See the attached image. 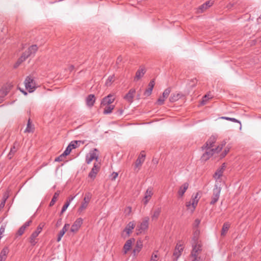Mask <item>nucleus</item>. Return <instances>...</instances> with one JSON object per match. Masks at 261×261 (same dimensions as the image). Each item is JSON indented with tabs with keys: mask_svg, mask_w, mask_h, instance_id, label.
Instances as JSON below:
<instances>
[{
	"mask_svg": "<svg viewBox=\"0 0 261 261\" xmlns=\"http://www.w3.org/2000/svg\"><path fill=\"white\" fill-rule=\"evenodd\" d=\"M200 230L196 229L193 233L191 244L192 250L191 254L200 255L202 250V244L199 239Z\"/></svg>",
	"mask_w": 261,
	"mask_h": 261,
	"instance_id": "nucleus-1",
	"label": "nucleus"
},
{
	"mask_svg": "<svg viewBox=\"0 0 261 261\" xmlns=\"http://www.w3.org/2000/svg\"><path fill=\"white\" fill-rule=\"evenodd\" d=\"M205 149V152L201 156V159L203 161H206L209 159L215 153H218L222 149V146H218L216 148H212V149H208V148H204Z\"/></svg>",
	"mask_w": 261,
	"mask_h": 261,
	"instance_id": "nucleus-2",
	"label": "nucleus"
},
{
	"mask_svg": "<svg viewBox=\"0 0 261 261\" xmlns=\"http://www.w3.org/2000/svg\"><path fill=\"white\" fill-rule=\"evenodd\" d=\"M24 84L26 89H27L29 92H32L36 88L34 78L32 75H29L26 77Z\"/></svg>",
	"mask_w": 261,
	"mask_h": 261,
	"instance_id": "nucleus-3",
	"label": "nucleus"
},
{
	"mask_svg": "<svg viewBox=\"0 0 261 261\" xmlns=\"http://www.w3.org/2000/svg\"><path fill=\"white\" fill-rule=\"evenodd\" d=\"M221 184L217 183L215 184V188L213 191V196L211 201V204H215L219 199L220 192L221 190Z\"/></svg>",
	"mask_w": 261,
	"mask_h": 261,
	"instance_id": "nucleus-4",
	"label": "nucleus"
},
{
	"mask_svg": "<svg viewBox=\"0 0 261 261\" xmlns=\"http://www.w3.org/2000/svg\"><path fill=\"white\" fill-rule=\"evenodd\" d=\"M43 226V224H40L37 227L36 230L35 231H34L31 235L29 239V242L32 246H35L37 243V237L41 232Z\"/></svg>",
	"mask_w": 261,
	"mask_h": 261,
	"instance_id": "nucleus-5",
	"label": "nucleus"
},
{
	"mask_svg": "<svg viewBox=\"0 0 261 261\" xmlns=\"http://www.w3.org/2000/svg\"><path fill=\"white\" fill-rule=\"evenodd\" d=\"M99 155L98 150L95 148L93 150H91L89 151L88 153L87 154L86 156V162L87 164H89L91 163L92 161L95 160L96 161H98Z\"/></svg>",
	"mask_w": 261,
	"mask_h": 261,
	"instance_id": "nucleus-6",
	"label": "nucleus"
},
{
	"mask_svg": "<svg viewBox=\"0 0 261 261\" xmlns=\"http://www.w3.org/2000/svg\"><path fill=\"white\" fill-rule=\"evenodd\" d=\"M225 168L226 165L225 163H224L221 166V167L220 168H219L215 172V174L214 175V178L216 180V184L219 183L221 184V185L222 184L221 177L223 175V172L225 170Z\"/></svg>",
	"mask_w": 261,
	"mask_h": 261,
	"instance_id": "nucleus-7",
	"label": "nucleus"
},
{
	"mask_svg": "<svg viewBox=\"0 0 261 261\" xmlns=\"http://www.w3.org/2000/svg\"><path fill=\"white\" fill-rule=\"evenodd\" d=\"M91 198V195L90 193L85 194L83 201H82L80 207L79 208L78 212L82 213L88 207L89 203Z\"/></svg>",
	"mask_w": 261,
	"mask_h": 261,
	"instance_id": "nucleus-8",
	"label": "nucleus"
},
{
	"mask_svg": "<svg viewBox=\"0 0 261 261\" xmlns=\"http://www.w3.org/2000/svg\"><path fill=\"white\" fill-rule=\"evenodd\" d=\"M199 199L198 193H196L194 198H192V200L187 203V207L191 212H193L196 206L197 205Z\"/></svg>",
	"mask_w": 261,
	"mask_h": 261,
	"instance_id": "nucleus-9",
	"label": "nucleus"
},
{
	"mask_svg": "<svg viewBox=\"0 0 261 261\" xmlns=\"http://www.w3.org/2000/svg\"><path fill=\"white\" fill-rule=\"evenodd\" d=\"M145 154L144 151H142L139 154L137 160L135 164V170L138 171L143 163L145 161Z\"/></svg>",
	"mask_w": 261,
	"mask_h": 261,
	"instance_id": "nucleus-10",
	"label": "nucleus"
},
{
	"mask_svg": "<svg viewBox=\"0 0 261 261\" xmlns=\"http://www.w3.org/2000/svg\"><path fill=\"white\" fill-rule=\"evenodd\" d=\"M38 49V47L36 45H33L31 46L27 50L24 52L21 55V57L24 58V60H25L29 57H30L32 54H34Z\"/></svg>",
	"mask_w": 261,
	"mask_h": 261,
	"instance_id": "nucleus-11",
	"label": "nucleus"
},
{
	"mask_svg": "<svg viewBox=\"0 0 261 261\" xmlns=\"http://www.w3.org/2000/svg\"><path fill=\"white\" fill-rule=\"evenodd\" d=\"M148 221L149 218H144L140 224L138 225L137 229L138 231H139L140 233H141L147 229L148 227Z\"/></svg>",
	"mask_w": 261,
	"mask_h": 261,
	"instance_id": "nucleus-12",
	"label": "nucleus"
},
{
	"mask_svg": "<svg viewBox=\"0 0 261 261\" xmlns=\"http://www.w3.org/2000/svg\"><path fill=\"white\" fill-rule=\"evenodd\" d=\"M171 92V89L170 88H168L166 89L162 94V96H160L157 101V102L159 105H162L164 103L165 99L167 98L169 96L170 93Z\"/></svg>",
	"mask_w": 261,
	"mask_h": 261,
	"instance_id": "nucleus-13",
	"label": "nucleus"
},
{
	"mask_svg": "<svg viewBox=\"0 0 261 261\" xmlns=\"http://www.w3.org/2000/svg\"><path fill=\"white\" fill-rule=\"evenodd\" d=\"M82 223L83 219L82 218H78L72 225L70 229V231L73 233L76 232L80 228Z\"/></svg>",
	"mask_w": 261,
	"mask_h": 261,
	"instance_id": "nucleus-14",
	"label": "nucleus"
},
{
	"mask_svg": "<svg viewBox=\"0 0 261 261\" xmlns=\"http://www.w3.org/2000/svg\"><path fill=\"white\" fill-rule=\"evenodd\" d=\"M114 100L115 98L114 96L111 94H109V95L103 98L101 102V106L102 107H103L106 105H110L114 101Z\"/></svg>",
	"mask_w": 261,
	"mask_h": 261,
	"instance_id": "nucleus-15",
	"label": "nucleus"
},
{
	"mask_svg": "<svg viewBox=\"0 0 261 261\" xmlns=\"http://www.w3.org/2000/svg\"><path fill=\"white\" fill-rule=\"evenodd\" d=\"M100 167V166L99 163H95L93 167L89 174V176L91 178H95L99 170Z\"/></svg>",
	"mask_w": 261,
	"mask_h": 261,
	"instance_id": "nucleus-16",
	"label": "nucleus"
},
{
	"mask_svg": "<svg viewBox=\"0 0 261 261\" xmlns=\"http://www.w3.org/2000/svg\"><path fill=\"white\" fill-rule=\"evenodd\" d=\"M32 223V220H30L27 221L22 226H21L18 231H17L16 235L17 236H21L24 233L26 228L29 226Z\"/></svg>",
	"mask_w": 261,
	"mask_h": 261,
	"instance_id": "nucleus-17",
	"label": "nucleus"
},
{
	"mask_svg": "<svg viewBox=\"0 0 261 261\" xmlns=\"http://www.w3.org/2000/svg\"><path fill=\"white\" fill-rule=\"evenodd\" d=\"M80 143H81V141H72L68 145L67 147H66V156L70 153L72 149H75L76 147H77L79 146Z\"/></svg>",
	"mask_w": 261,
	"mask_h": 261,
	"instance_id": "nucleus-18",
	"label": "nucleus"
},
{
	"mask_svg": "<svg viewBox=\"0 0 261 261\" xmlns=\"http://www.w3.org/2000/svg\"><path fill=\"white\" fill-rule=\"evenodd\" d=\"M213 4V2L209 1L200 6L197 10L198 13H202L206 9L212 6Z\"/></svg>",
	"mask_w": 261,
	"mask_h": 261,
	"instance_id": "nucleus-19",
	"label": "nucleus"
},
{
	"mask_svg": "<svg viewBox=\"0 0 261 261\" xmlns=\"http://www.w3.org/2000/svg\"><path fill=\"white\" fill-rule=\"evenodd\" d=\"M153 195V192L151 188H148L145 193L144 197L142 200V201L144 204H146L149 200L150 199L152 195Z\"/></svg>",
	"mask_w": 261,
	"mask_h": 261,
	"instance_id": "nucleus-20",
	"label": "nucleus"
},
{
	"mask_svg": "<svg viewBox=\"0 0 261 261\" xmlns=\"http://www.w3.org/2000/svg\"><path fill=\"white\" fill-rule=\"evenodd\" d=\"M134 242L135 239H132L128 240L125 242L123 248V251L124 254H126L127 252L130 250L132 247V244Z\"/></svg>",
	"mask_w": 261,
	"mask_h": 261,
	"instance_id": "nucleus-21",
	"label": "nucleus"
},
{
	"mask_svg": "<svg viewBox=\"0 0 261 261\" xmlns=\"http://www.w3.org/2000/svg\"><path fill=\"white\" fill-rule=\"evenodd\" d=\"M19 147V143L17 142H15L13 144V146L11 148L10 151L8 154V158L9 159H11L17 150L18 149Z\"/></svg>",
	"mask_w": 261,
	"mask_h": 261,
	"instance_id": "nucleus-22",
	"label": "nucleus"
},
{
	"mask_svg": "<svg viewBox=\"0 0 261 261\" xmlns=\"http://www.w3.org/2000/svg\"><path fill=\"white\" fill-rule=\"evenodd\" d=\"M136 93L134 89H131L129 92L125 95L124 98L129 102H132Z\"/></svg>",
	"mask_w": 261,
	"mask_h": 261,
	"instance_id": "nucleus-23",
	"label": "nucleus"
},
{
	"mask_svg": "<svg viewBox=\"0 0 261 261\" xmlns=\"http://www.w3.org/2000/svg\"><path fill=\"white\" fill-rule=\"evenodd\" d=\"M216 142V138L215 137H211L206 142L205 145L203 147V148H208V149H212L215 148L214 143Z\"/></svg>",
	"mask_w": 261,
	"mask_h": 261,
	"instance_id": "nucleus-24",
	"label": "nucleus"
},
{
	"mask_svg": "<svg viewBox=\"0 0 261 261\" xmlns=\"http://www.w3.org/2000/svg\"><path fill=\"white\" fill-rule=\"evenodd\" d=\"M146 72V69L144 67H141L137 71L136 76L134 78L135 81H138L143 76Z\"/></svg>",
	"mask_w": 261,
	"mask_h": 261,
	"instance_id": "nucleus-25",
	"label": "nucleus"
},
{
	"mask_svg": "<svg viewBox=\"0 0 261 261\" xmlns=\"http://www.w3.org/2000/svg\"><path fill=\"white\" fill-rule=\"evenodd\" d=\"M183 249L184 247L182 245L177 244L173 253V255L175 257L176 259H177L180 256Z\"/></svg>",
	"mask_w": 261,
	"mask_h": 261,
	"instance_id": "nucleus-26",
	"label": "nucleus"
},
{
	"mask_svg": "<svg viewBox=\"0 0 261 261\" xmlns=\"http://www.w3.org/2000/svg\"><path fill=\"white\" fill-rule=\"evenodd\" d=\"M189 187V184L187 182H185L182 184L179 188V190L178 191V195L179 197H181L184 195V193L187 191Z\"/></svg>",
	"mask_w": 261,
	"mask_h": 261,
	"instance_id": "nucleus-27",
	"label": "nucleus"
},
{
	"mask_svg": "<svg viewBox=\"0 0 261 261\" xmlns=\"http://www.w3.org/2000/svg\"><path fill=\"white\" fill-rule=\"evenodd\" d=\"M162 211L161 207H158L154 208L152 212L151 219L152 220H156L159 217Z\"/></svg>",
	"mask_w": 261,
	"mask_h": 261,
	"instance_id": "nucleus-28",
	"label": "nucleus"
},
{
	"mask_svg": "<svg viewBox=\"0 0 261 261\" xmlns=\"http://www.w3.org/2000/svg\"><path fill=\"white\" fill-rule=\"evenodd\" d=\"M155 85V82L154 80H151L148 85V88L144 92V95L148 96H149L152 91L153 88Z\"/></svg>",
	"mask_w": 261,
	"mask_h": 261,
	"instance_id": "nucleus-29",
	"label": "nucleus"
},
{
	"mask_svg": "<svg viewBox=\"0 0 261 261\" xmlns=\"http://www.w3.org/2000/svg\"><path fill=\"white\" fill-rule=\"evenodd\" d=\"M143 246V243L141 240H139L137 241L136 246L134 249L133 252L135 255L138 253L141 249H142Z\"/></svg>",
	"mask_w": 261,
	"mask_h": 261,
	"instance_id": "nucleus-30",
	"label": "nucleus"
},
{
	"mask_svg": "<svg viewBox=\"0 0 261 261\" xmlns=\"http://www.w3.org/2000/svg\"><path fill=\"white\" fill-rule=\"evenodd\" d=\"M95 101V98L93 94L89 95L86 98V103L87 106H88L90 107H91L92 106H93Z\"/></svg>",
	"mask_w": 261,
	"mask_h": 261,
	"instance_id": "nucleus-31",
	"label": "nucleus"
},
{
	"mask_svg": "<svg viewBox=\"0 0 261 261\" xmlns=\"http://www.w3.org/2000/svg\"><path fill=\"white\" fill-rule=\"evenodd\" d=\"M135 226V223L133 222H130L126 226L124 232H126V234L128 236L132 232Z\"/></svg>",
	"mask_w": 261,
	"mask_h": 261,
	"instance_id": "nucleus-32",
	"label": "nucleus"
},
{
	"mask_svg": "<svg viewBox=\"0 0 261 261\" xmlns=\"http://www.w3.org/2000/svg\"><path fill=\"white\" fill-rule=\"evenodd\" d=\"M9 252V250L8 247H5L0 253V259H2V260L5 261Z\"/></svg>",
	"mask_w": 261,
	"mask_h": 261,
	"instance_id": "nucleus-33",
	"label": "nucleus"
},
{
	"mask_svg": "<svg viewBox=\"0 0 261 261\" xmlns=\"http://www.w3.org/2000/svg\"><path fill=\"white\" fill-rule=\"evenodd\" d=\"M35 127L34 125L32 123L31 119H29L28 121L27 126L24 130L25 133H33Z\"/></svg>",
	"mask_w": 261,
	"mask_h": 261,
	"instance_id": "nucleus-34",
	"label": "nucleus"
},
{
	"mask_svg": "<svg viewBox=\"0 0 261 261\" xmlns=\"http://www.w3.org/2000/svg\"><path fill=\"white\" fill-rule=\"evenodd\" d=\"M182 96V95L179 93H173L169 98V100L171 102L176 101L179 99Z\"/></svg>",
	"mask_w": 261,
	"mask_h": 261,
	"instance_id": "nucleus-35",
	"label": "nucleus"
},
{
	"mask_svg": "<svg viewBox=\"0 0 261 261\" xmlns=\"http://www.w3.org/2000/svg\"><path fill=\"white\" fill-rule=\"evenodd\" d=\"M230 224L228 222L225 223L222 227L221 230V236H224L226 234L227 231L228 230L230 227Z\"/></svg>",
	"mask_w": 261,
	"mask_h": 261,
	"instance_id": "nucleus-36",
	"label": "nucleus"
},
{
	"mask_svg": "<svg viewBox=\"0 0 261 261\" xmlns=\"http://www.w3.org/2000/svg\"><path fill=\"white\" fill-rule=\"evenodd\" d=\"M105 106V108L103 111V113L105 114H108L111 113L114 108V106L113 105H106Z\"/></svg>",
	"mask_w": 261,
	"mask_h": 261,
	"instance_id": "nucleus-37",
	"label": "nucleus"
},
{
	"mask_svg": "<svg viewBox=\"0 0 261 261\" xmlns=\"http://www.w3.org/2000/svg\"><path fill=\"white\" fill-rule=\"evenodd\" d=\"M212 98V96H211V95L210 94H206L202 98L201 101V104L202 105H204L206 103L207 101L211 99Z\"/></svg>",
	"mask_w": 261,
	"mask_h": 261,
	"instance_id": "nucleus-38",
	"label": "nucleus"
},
{
	"mask_svg": "<svg viewBox=\"0 0 261 261\" xmlns=\"http://www.w3.org/2000/svg\"><path fill=\"white\" fill-rule=\"evenodd\" d=\"M190 261H202L200 255L192 254H190Z\"/></svg>",
	"mask_w": 261,
	"mask_h": 261,
	"instance_id": "nucleus-39",
	"label": "nucleus"
},
{
	"mask_svg": "<svg viewBox=\"0 0 261 261\" xmlns=\"http://www.w3.org/2000/svg\"><path fill=\"white\" fill-rule=\"evenodd\" d=\"M65 233V224L64 225L62 229L60 231L58 234L57 238V241L59 242L61 240L62 237L64 236Z\"/></svg>",
	"mask_w": 261,
	"mask_h": 261,
	"instance_id": "nucleus-40",
	"label": "nucleus"
},
{
	"mask_svg": "<svg viewBox=\"0 0 261 261\" xmlns=\"http://www.w3.org/2000/svg\"><path fill=\"white\" fill-rule=\"evenodd\" d=\"M59 195V194L57 192L55 193L50 203H49V206H52L54 205L55 203L57 201V199Z\"/></svg>",
	"mask_w": 261,
	"mask_h": 261,
	"instance_id": "nucleus-41",
	"label": "nucleus"
},
{
	"mask_svg": "<svg viewBox=\"0 0 261 261\" xmlns=\"http://www.w3.org/2000/svg\"><path fill=\"white\" fill-rule=\"evenodd\" d=\"M65 158V150L59 156L57 157L55 161V162H60L63 160V159Z\"/></svg>",
	"mask_w": 261,
	"mask_h": 261,
	"instance_id": "nucleus-42",
	"label": "nucleus"
},
{
	"mask_svg": "<svg viewBox=\"0 0 261 261\" xmlns=\"http://www.w3.org/2000/svg\"><path fill=\"white\" fill-rule=\"evenodd\" d=\"M24 61H25L24 60V58H22V57H20L17 60V61L16 62V63L15 64L14 66V68H17V67H18L20 64L21 63L23 62Z\"/></svg>",
	"mask_w": 261,
	"mask_h": 261,
	"instance_id": "nucleus-43",
	"label": "nucleus"
},
{
	"mask_svg": "<svg viewBox=\"0 0 261 261\" xmlns=\"http://www.w3.org/2000/svg\"><path fill=\"white\" fill-rule=\"evenodd\" d=\"M200 223V220H199L198 219H197L195 220L194 222V224H193V226H194V231L196 230V229H198L199 230V229L198 228V226L199 225Z\"/></svg>",
	"mask_w": 261,
	"mask_h": 261,
	"instance_id": "nucleus-44",
	"label": "nucleus"
},
{
	"mask_svg": "<svg viewBox=\"0 0 261 261\" xmlns=\"http://www.w3.org/2000/svg\"><path fill=\"white\" fill-rule=\"evenodd\" d=\"M114 81V76H110V77H109L107 81H106V85L107 86H109L111 84V83L112 82H113Z\"/></svg>",
	"mask_w": 261,
	"mask_h": 261,
	"instance_id": "nucleus-45",
	"label": "nucleus"
},
{
	"mask_svg": "<svg viewBox=\"0 0 261 261\" xmlns=\"http://www.w3.org/2000/svg\"><path fill=\"white\" fill-rule=\"evenodd\" d=\"M158 259H159V256H158L157 253L154 252L152 253L149 261H157L158 260Z\"/></svg>",
	"mask_w": 261,
	"mask_h": 261,
	"instance_id": "nucleus-46",
	"label": "nucleus"
},
{
	"mask_svg": "<svg viewBox=\"0 0 261 261\" xmlns=\"http://www.w3.org/2000/svg\"><path fill=\"white\" fill-rule=\"evenodd\" d=\"M132 212V208L130 206L126 207L124 210V214L126 216H129Z\"/></svg>",
	"mask_w": 261,
	"mask_h": 261,
	"instance_id": "nucleus-47",
	"label": "nucleus"
},
{
	"mask_svg": "<svg viewBox=\"0 0 261 261\" xmlns=\"http://www.w3.org/2000/svg\"><path fill=\"white\" fill-rule=\"evenodd\" d=\"M8 196H4L3 197V199L0 204V209L3 208L5 205L6 201Z\"/></svg>",
	"mask_w": 261,
	"mask_h": 261,
	"instance_id": "nucleus-48",
	"label": "nucleus"
},
{
	"mask_svg": "<svg viewBox=\"0 0 261 261\" xmlns=\"http://www.w3.org/2000/svg\"><path fill=\"white\" fill-rule=\"evenodd\" d=\"M229 147H227L225 148L223 152L221 155V158L224 157L227 154V153L229 152Z\"/></svg>",
	"mask_w": 261,
	"mask_h": 261,
	"instance_id": "nucleus-49",
	"label": "nucleus"
},
{
	"mask_svg": "<svg viewBox=\"0 0 261 261\" xmlns=\"http://www.w3.org/2000/svg\"><path fill=\"white\" fill-rule=\"evenodd\" d=\"M5 226L4 225H2L0 227V240L2 238V234L5 232Z\"/></svg>",
	"mask_w": 261,
	"mask_h": 261,
	"instance_id": "nucleus-50",
	"label": "nucleus"
},
{
	"mask_svg": "<svg viewBox=\"0 0 261 261\" xmlns=\"http://www.w3.org/2000/svg\"><path fill=\"white\" fill-rule=\"evenodd\" d=\"M62 218H61L60 219H59L57 222V223L56 224V227H60L61 224H62Z\"/></svg>",
	"mask_w": 261,
	"mask_h": 261,
	"instance_id": "nucleus-51",
	"label": "nucleus"
},
{
	"mask_svg": "<svg viewBox=\"0 0 261 261\" xmlns=\"http://www.w3.org/2000/svg\"><path fill=\"white\" fill-rule=\"evenodd\" d=\"M118 175V174L117 172H113L111 175L112 180H115L116 178L117 177Z\"/></svg>",
	"mask_w": 261,
	"mask_h": 261,
	"instance_id": "nucleus-52",
	"label": "nucleus"
},
{
	"mask_svg": "<svg viewBox=\"0 0 261 261\" xmlns=\"http://www.w3.org/2000/svg\"><path fill=\"white\" fill-rule=\"evenodd\" d=\"M65 211V203L62 206V210L60 213V216L63 215V213Z\"/></svg>",
	"mask_w": 261,
	"mask_h": 261,
	"instance_id": "nucleus-53",
	"label": "nucleus"
},
{
	"mask_svg": "<svg viewBox=\"0 0 261 261\" xmlns=\"http://www.w3.org/2000/svg\"><path fill=\"white\" fill-rule=\"evenodd\" d=\"M233 6V4L229 3L226 6V8L228 9H231Z\"/></svg>",
	"mask_w": 261,
	"mask_h": 261,
	"instance_id": "nucleus-54",
	"label": "nucleus"
},
{
	"mask_svg": "<svg viewBox=\"0 0 261 261\" xmlns=\"http://www.w3.org/2000/svg\"><path fill=\"white\" fill-rule=\"evenodd\" d=\"M230 121L234 122H238V123H241L239 120H238L237 119L233 118H230Z\"/></svg>",
	"mask_w": 261,
	"mask_h": 261,
	"instance_id": "nucleus-55",
	"label": "nucleus"
},
{
	"mask_svg": "<svg viewBox=\"0 0 261 261\" xmlns=\"http://www.w3.org/2000/svg\"><path fill=\"white\" fill-rule=\"evenodd\" d=\"M221 119H225V120H230V117H221Z\"/></svg>",
	"mask_w": 261,
	"mask_h": 261,
	"instance_id": "nucleus-56",
	"label": "nucleus"
},
{
	"mask_svg": "<svg viewBox=\"0 0 261 261\" xmlns=\"http://www.w3.org/2000/svg\"><path fill=\"white\" fill-rule=\"evenodd\" d=\"M4 96H0V103L4 101Z\"/></svg>",
	"mask_w": 261,
	"mask_h": 261,
	"instance_id": "nucleus-57",
	"label": "nucleus"
},
{
	"mask_svg": "<svg viewBox=\"0 0 261 261\" xmlns=\"http://www.w3.org/2000/svg\"><path fill=\"white\" fill-rule=\"evenodd\" d=\"M3 93L4 94V95L3 96H5L7 95L8 91L7 90H6Z\"/></svg>",
	"mask_w": 261,
	"mask_h": 261,
	"instance_id": "nucleus-58",
	"label": "nucleus"
},
{
	"mask_svg": "<svg viewBox=\"0 0 261 261\" xmlns=\"http://www.w3.org/2000/svg\"><path fill=\"white\" fill-rule=\"evenodd\" d=\"M20 91H21V92H22V93H23L25 95H27V93L25 91H24V90H20Z\"/></svg>",
	"mask_w": 261,
	"mask_h": 261,
	"instance_id": "nucleus-59",
	"label": "nucleus"
},
{
	"mask_svg": "<svg viewBox=\"0 0 261 261\" xmlns=\"http://www.w3.org/2000/svg\"><path fill=\"white\" fill-rule=\"evenodd\" d=\"M121 60H122V58L120 57L118 58V59H117V62H118V61H121Z\"/></svg>",
	"mask_w": 261,
	"mask_h": 261,
	"instance_id": "nucleus-60",
	"label": "nucleus"
},
{
	"mask_svg": "<svg viewBox=\"0 0 261 261\" xmlns=\"http://www.w3.org/2000/svg\"><path fill=\"white\" fill-rule=\"evenodd\" d=\"M73 66L71 65L70 66L69 69L71 71L73 69Z\"/></svg>",
	"mask_w": 261,
	"mask_h": 261,
	"instance_id": "nucleus-61",
	"label": "nucleus"
},
{
	"mask_svg": "<svg viewBox=\"0 0 261 261\" xmlns=\"http://www.w3.org/2000/svg\"><path fill=\"white\" fill-rule=\"evenodd\" d=\"M69 203H68L67 202H66V208L68 207V205H69Z\"/></svg>",
	"mask_w": 261,
	"mask_h": 261,
	"instance_id": "nucleus-62",
	"label": "nucleus"
},
{
	"mask_svg": "<svg viewBox=\"0 0 261 261\" xmlns=\"http://www.w3.org/2000/svg\"><path fill=\"white\" fill-rule=\"evenodd\" d=\"M260 41L261 42V39H260Z\"/></svg>",
	"mask_w": 261,
	"mask_h": 261,
	"instance_id": "nucleus-63",
	"label": "nucleus"
}]
</instances>
